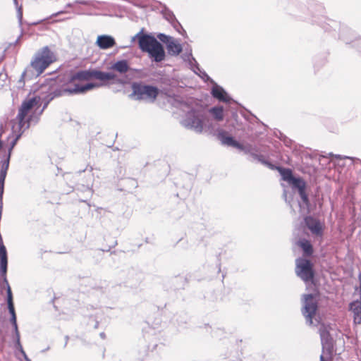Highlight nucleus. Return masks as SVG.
<instances>
[{"label":"nucleus","mask_w":361,"mask_h":361,"mask_svg":"<svg viewBox=\"0 0 361 361\" xmlns=\"http://www.w3.org/2000/svg\"><path fill=\"white\" fill-rule=\"evenodd\" d=\"M133 92L129 97L135 100L145 99H155L159 94L157 87L141 82H133L132 85Z\"/></svg>","instance_id":"39448f33"},{"label":"nucleus","mask_w":361,"mask_h":361,"mask_svg":"<svg viewBox=\"0 0 361 361\" xmlns=\"http://www.w3.org/2000/svg\"><path fill=\"white\" fill-rule=\"evenodd\" d=\"M83 171H85V170L79 171V173H82V172H83Z\"/></svg>","instance_id":"603ef678"},{"label":"nucleus","mask_w":361,"mask_h":361,"mask_svg":"<svg viewBox=\"0 0 361 361\" xmlns=\"http://www.w3.org/2000/svg\"><path fill=\"white\" fill-rule=\"evenodd\" d=\"M319 332L320 335V338L323 337V336H329L330 335L328 328L325 326L324 324H322L319 329Z\"/></svg>","instance_id":"2f4dec72"},{"label":"nucleus","mask_w":361,"mask_h":361,"mask_svg":"<svg viewBox=\"0 0 361 361\" xmlns=\"http://www.w3.org/2000/svg\"><path fill=\"white\" fill-rule=\"evenodd\" d=\"M27 72H28V69H26L21 74V76H20V79L18 80V81L17 82V87L18 89H21V88H23L24 87V85H25V77L27 75Z\"/></svg>","instance_id":"c756f323"},{"label":"nucleus","mask_w":361,"mask_h":361,"mask_svg":"<svg viewBox=\"0 0 361 361\" xmlns=\"http://www.w3.org/2000/svg\"><path fill=\"white\" fill-rule=\"evenodd\" d=\"M295 274L303 281H311L314 276L313 264L310 260L303 257L296 259Z\"/></svg>","instance_id":"423d86ee"},{"label":"nucleus","mask_w":361,"mask_h":361,"mask_svg":"<svg viewBox=\"0 0 361 361\" xmlns=\"http://www.w3.org/2000/svg\"><path fill=\"white\" fill-rule=\"evenodd\" d=\"M162 14L164 18L170 23L176 19L173 13L166 7H164L162 10Z\"/></svg>","instance_id":"cd10ccee"},{"label":"nucleus","mask_w":361,"mask_h":361,"mask_svg":"<svg viewBox=\"0 0 361 361\" xmlns=\"http://www.w3.org/2000/svg\"><path fill=\"white\" fill-rule=\"evenodd\" d=\"M18 21H19L20 24H21L22 20H23V12H22L21 8H19L18 9Z\"/></svg>","instance_id":"58836bf2"},{"label":"nucleus","mask_w":361,"mask_h":361,"mask_svg":"<svg viewBox=\"0 0 361 361\" xmlns=\"http://www.w3.org/2000/svg\"><path fill=\"white\" fill-rule=\"evenodd\" d=\"M111 68L121 74H124L130 70V66L126 60H120L114 63Z\"/></svg>","instance_id":"412c9836"},{"label":"nucleus","mask_w":361,"mask_h":361,"mask_svg":"<svg viewBox=\"0 0 361 361\" xmlns=\"http://www.w3.org/2000/svg\"><path fill=\"white\" fill-rule=\"evenodd\" d=\"M331 23H334V24H336V23H335V22H334V21H332V20H331Z\"/></svg>","instance_id":"864d4df0"},{"label":"nucleus","mask_w":361,"mask_h":361,"mask_svg":"<svg viewBox=\"0 0 361 361\" xmlns=\"http://www.w3.org/2000/svg\"><path fill=\"white\" fill-rule=\"evenodd\" d=\"M218 137L221 143L225 145L233 147L236 140L231 136H227L224 131H221L218 134Z\"/></svg>","instance_id":"5701e85b"},{"label":"nucleus","mask_w":361,"mask_h":361,"mask_svg":"<svg viewBox=\"0 0 361 361\" xmlns=\"http://www.w3.org/2000/svg\"><path fill=\"white\" fill-rule=\"evenodd\" d=\"M92 78L101 81L115 80L116 75L110 72H103L98 70H81L70 74L63 87L62 92L68 95L85 93L94 88L99 87L102 85L95 82H89L80 85V82L90 80Z\"/></svg>","instance_id":"f257e3e1"},{"label":"nucleus","mask_w":361,"mask_h":361,"mask_svg":"<svg viewBox=\"0 0 361 361\" xmlns=\"http://www.w3.org/2000/svg\"><path fill=\"white\" fill-rule=\"evenodd\" d=\"M204 80H210V77L207 74V73L200 69V71H198V74Z\"/></svg>","instance_id":"e433bc0d"},{"label":"nucleus","mask_w":361,"mask_h":361,"mask_svg":"<svg viewBox=\"0 0 361 361\" xmlns=\"http://www.w3.org/2000/svg\"><path fill=\"white\" fill-rule=\"evenodd\" d=\"M26 361H31V360L29 357H26Z\"/></svg>","instance_id":"8fccbe9b"},{"label":"nucleus","mask_w":361,"mask_h":361,"mask_svg":"<svg viewBox=\"0 0 361 361\" xmlns=\"http://www.w3.org/2000/svg\"><path fill=\"white\" fill-rule=\"evenodd\" d=\"M10 322H11V324L13 325L15 334H20L19 331H18V324H17V318L16 317H11Z\"/></svg>","instance_id":"473e14b6"},{"label":"nucleus","mask_w":361,"mask_h":361,"mask_svg":"<svg viewBox=\"0 0 361 361\" xmlns=\"http://www.w3.org/2000/svg\"><path fill=\"white\" fill-rule=\"evenodd\" d=\"M253 159L254 160H257V161H259L262 164L267 166L268 168H269L271 169H274V165L272 164L271 162H269L268 160L265 159L264 156L262 155V154H259L257 153V155H255V158Z\"/></svg>","instance_id":"bb28decb"},{"label":"nucleus","mask_w":361,"mask_h":361,"mask_svg":"<svg viewBox=\"0 0 361 361\" xmlns=\"http://www.w3.org/2000/svg\"><path fill=\"white\" fill-rule=\"evenodd\" d=\"M211 94L213 97L221 102L230 103L232 101V99L228 95L227 92L217 84L214 85L211 91Z\"/></svg>","instance_id":"2eb2a0df"},{"label":"nucleus","mask_w":361,"mask_h":361,"mask_svg":"<svg viewBox=\"0 0 361 361\" xmlns=\"http://www.w3.org/2000/svg\"><path fill=\"white\" fill-rule=\"evenodd\" d=\"M11 152L12 151H10L9 147L7 157L4 161H2L1 169L0 171V208H3V195L4 192V183L7 174V171L9 166Z\"/></svg>","instance_id":"1a4fd4ad"},{"label":"nucleus","mask_w":361,"mask_h":361,"mask_svg":"<svg viewBox=\"0 0 361 361\" xmlns=\"http://www.w3.org/2000/svg\"><path fill=\"white\" fill-rule=\"evenodd\" d=\"M8 269V254L5 245L0 246V274L3 282L6 285H9L7 280L6 274Z\"/></svg>","instance_id":"9b49d317"},{"label":"nucleus","mask_w":361,"mask_h":361,"mask_svg":"<svg viewBox=\"0 0 361 361\" xmlns=\"http://www.w3.org/2000/svg\"><path fill=\"white\" fill-rule=\"evenodd\" d=\"M324 30H328L327 27H324Z\"/></svg>","instance_id":"5fc2aeb1"},{"label":"nucleus","mask_w":361,"mask_h":361,"mask_svg":"<svg viewBox=\"0 0 361 361\" xmlns=\"http://www.w3.org/2000/svg\"><path fill=\"white\" fill-rule=\"evenodd\" d=\"M180 108L186 111L180 123L186 129L201 134L208 121L207 115L199 104L193 99H188L180 103Z\"/></svg>","instance_id":"f03ea898"},{"label":"nucleus","mask_w":361,"mask_h":361,"mask_svg":"<svg viewBox=\"0 0 361 361\" xmlns=\"http://www.w3.org/2000/svg\"><path fill=\"white\" fill-rule=\"evenodd\" d=\"M303 307L302 309V315L306 319V323L309 325L313 324V317L317 310V302L313 294L304 295Z\"/></svg>","instance_id":"0eeeda50"},{"label":"nucleus","mask_w":361,"mask_h":361,"mask_svg":"<svg viewBox=\"0 0 361 361\" xmlns=\"http://www.w3.org/2000/svg\"><path fill=\"white\" fill-rule=\"evenodd\" d=\"M39 97H34L25 100L22 103L16 118L11 121V136L13 139L10 143V151L13 150L18 140L20 139L25 130L30 128L32 116H27V114L31 109L39 104Z\"/></svg>","instance_id":"7ed1b4c3"},{"label":"nucleus","mask_w":361,"mask_h":361,"mask_svg":"<svg viewBox=\"0 0 361 361\" xmlns=\"http://www.w3.org/2000/svg\"><path fill=\"white\" fill-rule=\"evenodd\" d=\"M157 37L159 39L160 41H161L164 43H166V45L173 39L171 37L163 33L159 34Z\"/></svg>","instance_id":"7c9ffc66"},{"label":"nucleus","mask_w":361,"mask_h":361,"mask_svg":"<svg viewBox=\"0 0 361 361\" xmlns=\"http://www.w3.org/2000/svg\"><path fill=\"white\" fill-rule=\"evenodd\" d=\"M246 147H247V145L240 144L238 141H236V142L235 143V145L233 146V147L237 148L238 149L243 151V152L245 149H247Z\"/></svg>","instance_id":"4c0bfd02"},{"label":"nucleus","mask_w":361,"mask_h":361,"mask_svg":"<svg viewBox=\"0 0 361 361\" xmlns=\"http://www.w3.org/2000/svg\"><path fill=\"white\" fill-rule=\"evenodd\" d=\"M78 3L80 4H83V5L86 4V2L85 1H80Z\"/></svg>","instance_id":"49530a36"},{"label":"nucleus","mask_w":361,"mask_h":361,"mask_svg":"<svg viewBox=\"0 0 361 361\" xmlns=\"http://www.w3.org/2000/svg\"><path fill=\"white\" fill-rule=\"evenodd\" d=\"M15 336H16V343H15L16 348L18 349L19 351H20L23 348V346H22V345L20 343V334H15Z\"/></svg>","instance_id":"72a5a7b5"},{"label":"nucleus","mask_w":361,"mask_h":361,"mask_svg":"<svg viewBox=\"0 0 361 361\" xmlns=\"http://www.w3.org/2000/svg\"><path fill=\"white\" fill-rule=\"evenodd\" d=\"M321 342L323 350H326L327 351L331 350L333 348V339L331 335L323 336V337L321 338Z\"/></svg>","instance_id":"a878e982"},{"label":"nucleus","mask_w":361,"mask_h":361,"mask_svg":"<svg viewBox=\"0 0 361 361\" xmlns=\"http://www.w3.org/2000/svg\"><path fill=\"white\" fill-rule=\"evenodd\" d=\"M350 310L353 313L354 323L356 324H361V303L356 300L350 303Z\"/></svg>","instance_id":"a211bd4d"},{"label":"nucleus","mask_w":361,"mask_h":361,"mask_svg":"<svg viewBox=\"0 0 361 361\" xmlns=\"http://www.w3.org/2000/svg\"><path fill=\"white\" fill-rule=\"evenodd\" d=\"M166 47L169 54L172 56L178 55L183 50L181 44L176 42L173 39L168 43Z\"/></svg>","instance_id":"4be33fe9"},{"label":"nucleus","mask_w":361,"mask_h":361,"mask_svg":"<svg viewBox=\"0 0 361 361\" xmlns=\"http://www.w3.org/2000/svg\"><path fill=\"white\" fill-rule=\"evenodd\" d=\"M293 191L297 192L299 195L302 204L307 209L310 207V202L308 194L307 192V183L301 177H297L294 181L290 184Z\"/></svg>","instance_id":"6e6552de"},{"label":"nucleus","mask_w":361,"mask_h":361,"mask_svg":"<svg viewBox=\"0 0 361 361\" xmlns=\"http://www.w3.org/2000/svg\"><path fill=\"white\" fill-rule=\"evenodd\" d=\"M185 60H188L192 71L195 73L198 74V71H200V68L196 59L192 56L191 51L188 55L185 56Z\"/></svg>","instance_id":"393cba45"},{"label":"nucleus","mask_w":361,"mask_h":361,"mask_svg":"<svg viewBox=\"0 0 361 361\" xmlns=\"http://www.w3.org/2000/svg\"><path fill=\"white\" fill-rule=\"evenodd\" d=\"M20 353H21V355H23V357H24L25 360L26 361V357H28L27 355H26L25 350L23 349L20 351Z\"/></svg>","instance_id":"ea45409f"},{"label":"nucleus","mask_w":361,"mask_h":361,"mask_svg":"<svg viewBox=\"0 0 361 361\" xmlns=\"http://www.w3.org/2000/svg\"><path fill=\"white\" fill-rule=\"evenodd\" d=\"M358 279L360 281V290H361V272L359 274Z\"/></svg>","instance_id":"37998d69"},{"label":"nucleus","mask_w":361,"mask_h":361,"mask_svg":"<svg viewBox=\"0 0 361 361\" xmlns=\"http://www.w3.org/2000/svg\"><path fill=\"white\" fill-rule=\"evenodd\" d=\"M55 56L49 47L45 46L38 50L30 63V68L35 71L36 76H39L54 61Z\"/></svg>","instance_id":"20e7f679"},{"label":"nucleus","mask_w":361,"mask_h":361,"mask_svg":"<svg viewBox=\"0 0 361 361\" xmlns=\"http://www.w3.org/2000/svg\"><path fill=\"white\" fill-rule=\"evenodd\" d=\"M6 293H7V305H8V312L11 314V317H16L14 304H13V294L11 291V288L10 285H6Z\"/></svg>","instance_id":"aec40b11"},{"label":"nucleus","mask_w":361,"mask_h":361,"mask_svg":"<svg viewBox=\"0 0 361 361\" xmlns=\"http://www.w3.org/2000/svg\"><path fill=\"white\" fill-rule=\"evenodd\" d=\"M296 245L302 249L305 257L312 255L314 252L313 247L308 240L305 238L300 239L296 242Z\"/></svg>","instance_id":"f3484780"},{"label":"nucleus","mask_w":361,"mask_h":361,"mask_svg":"<svg viewBox=\"0 0 361 361\" xmlns=\"http://www.w3.org/2000/svg\"><path fill=\"white\" fill-rule=\"evenodd\" d=\"M68 340V336H66V343H65V344H64V348H66V347Z\"/></svg>","instance_id":"a18cd8bd"},{"label":"nucleus","mask_w":361,"mask_h":361,"mask_svg":"<svg viewBox=\"0 0 361 361\" xmlns=\"http://www.w3.org/2000/svg\"><path fill=\"white\" fill-rule=\"evenodd\" d=\"M246 149H247L244 151V153L250 154L252 159H254L255 155H257V154L259 152V148L255 145L247 144Z\"/></svg>","instance_id":"c85d7f7f"},{"label":"nucleus","mask_w":361,"mask_h":361,"mask_svg":"<svg viewBox=\"0 0 361 361\" xmlns=\"http://www.w3.org/2000/svg\"><path fill=\"white\" fill-rule=\"evenodd\" d=\"M345 34L352 35V32L347 28H342L340 33V38L345 42V44H352L353 47H355L358 51L361 53V38L351 41L345 36Z\"/></svg>","instance_id":"dca6fc26"},{"label":"nucleus","mask_w":361,"mask_h":361,"mask_svg":"<svg viewBox=\"0 0 361 361\" xmlns=\"http://www.w3.org/2000/svg\"><path fill=\"white\" fill-rule=\"evenodd\" d=\"M144 32V29L142 28L139 32H137L135 35L132 37L131 38V42H134L136 39L138 42V44H140V39L142 37Z\"/></svg>","instance_id":"c9c22d12"},{"label":"nucleus","mask_w":361,"mask_h":361,"mask_svg":"<svg viewBox=\"0 0 361 361\" xmlns=\"http://www.w3.org/2000/svg\"><path fill=\"white\" fill-rule=\"evenodd\" d=\"M335 157L338 159H341V155H335Z\"/></svg>","instance_id":"09e8293b"},{"label":"nucleus","mask_w":361,"mask_h":361,"mask_svg":"<svg viewBox=\"0 0 361 361\" xmlns=\"http://www.w3.org/2000/svg\"><path fill=\"white\" fill-rule=\"evenodd\" d=\"M149 56L156 63L161 62L165 59L166 53L162 44L158 41L149 51H148Z\"/></svg>","instance_id":"f8f14e48"},{"label":"nucleus","mask_w":361,"mask_h":361,"mask_svg":"<svg viewBox=\"0 0 361 361\" xmlns=\"http://www.w3.org/2000/svg\"><path fill=\"white\" fill-rule=\"evenodd\" d=\"M126 47H128V46H124V47H122L121 48H126Z\"/></svg>","instance_id":"3c124183"},{"label":"nucleus","mask_w":361,"mask_h":361,"mask_svg":"<svg viewBox=\"0 0 361 361\" xmlns=\"http://www.w3.org/2000/svg\"><path fill=\"white\" fill-rule=\"evenodd\" d=\"M209 112L212 114L214 119L221 121L224 119V107L222 106H214L209 109Z\"/></svg>","instance_id":"b1692460"},{"label":"nucleus","mask_w":361,"mask_h":361,"mask_svg":"<svg viewBox=\"0 0 361 361\" xmlns=\"http://www.w3.org/2000/svg\"><path fill=\"white\" fill-rule=\"evenodd\" d=\"M20 353H21V355H23V357H24L25 360L26 361V357H28L27 355H26L25 350L23 349L20 351Z\"/></svg>","instance_id":"a19ab883"},{"label":"nucleus","mask_w":361,"mask_h":361,"mask_svg":"<svg viewBox=\"0 0 361 361\" xmlns=\"http://www.w3.org/2000/svg\"><path fill=\"white\" fill-rule=\"evenodd\" d=\"M305 224L312 234L317 237H322L323 235V228L321 222L311 216H308L304 219Z\"/></svg>","instance_id":"9d476101"},{"label":"nucleus","mask_w":361,"mask_h":361,"mask_svg":"<svg viewBox=\"0 0 361 361\" xmlns=\"http://www.w3.org/2000/svg\"><path fill=\"white\" fill-rule=\"evenodd\" d=\"M96 44L102 49H108L116 44V41L111 35H99L96 41Z\"/></svg>","instance_id":"4468645a"},{"label":"nucleus","mask_w":361,"mask_h":361,"mask_svg":"<svg viewBox=\"0 0 361 361\" xmlns=\"http://www.w3.org/2000/svg\"><path fill=\"white\" fill-rule=\"evenodd\" d=\"M15 4H17V0H13Z\"/></svg>","instance_id":"4d7b16f0"},{"label":"nucleus","mask_w":361,"mask_h":361,"mask_svg":"<svg viewBox=\"0 0 361 361\" xmlns=\"http://www.w3.org/2000/svg\"><path fill=\"white\" fill-rule=\"evenodd\" d=\"M99 336L102 338V339H105L106 338V334L104 333V332H102L99 334Z\"/></svg>","instance_id":"79ce46f5"},{"label":"nucleus","mask_w":361,"mask_h":361,"mask_svg":"<svg viewBox=\"0 0 361 361\" xmlns=\"http://www.w3.org/2000/svg\"><path fill=\"white\" fill-rule=\"evenodd\" d=\"M158 42V40L152 35L144 33L140 39L139 48L143 52H147Z\"/></svg>","instance_id":"ddd939ff"},{"label":"nucleus","mask_w":361,"mask_h":361,"mask_svg":"<svg viewBox=\"0 0 361 361\" xmlns=\"http://www.w3.org/2000/svg\"><path fill=\"white\" fill-rule=\"evenodd\" d=\"M279 172L280 173L281 178L283 180L288 182L290 184L294 180L297 178L293 174V171L290 169L283 168V167H277L276 168Z\"/></svg>","instance_id":"6ab92c4d"},{"label":"nucleus","mask_w":361,"mask_h":361,"mask_svg":"<svg viewBox=\"0 0 361 361\" xmlns=\"http://www.w3.org/2000/svg\"><path fill=\"white\" fill-rule=\"evenodd\" d=\"M49 349V347H48L47 348H44V350H43L42 352L44 353L45 351L48 350Z\"/></svg>","instance_id":"de8ad7c7"},{"label":"nucleus","mask_w":361,"mask_h":361,"mask_svg":"<svg viewBox=\"0 0 361 361\" xmlns=\"http://www.w3.org/2000/svg\"><path fill=\"white\" fill-rule=\"evenodd\" d=\"M98 326H99V322L97 321H95L94 324V328L97 329V328H98Z\"/></svg>","instance_id":"c03bdc74"},{"label":"nucleus","mask_w":361,"mask_h":361,"mask_svg":"<svg viewBox=\"0 0 361 361\" xmlns=\"http://www.w3.org/2000/svg\"><path fill=\"white\" fill-rule=\"evenodd\" d=\"M212 82H213V84H216L215 82H214L212 79H211Z\"/></svg>","instance_id":"6e6d98bb"},{"label":"nucleus","mask_w":361,"mask_h":361,"mask_svg":"<svg viewBox=\"0 0 361 361\" xmlns=\"http://www.w3.org/2000/svg\"><path fill=\"white\" fill-rule=\"evenodd\" d=\"M171 24L173 27V28L176 30L178 32H180V29L183 30V27L181 26L180 23L178 21L177 19L171 22Z\"/></svg>","instance_id":"f704fd0d"}]
</instances>
